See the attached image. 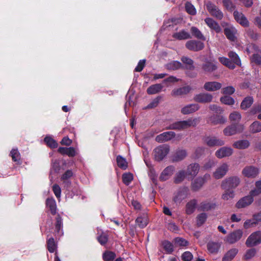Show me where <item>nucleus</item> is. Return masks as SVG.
Segmentation results:
<instances>
[{"mask_svg": "<svg viewBox=\"0 0 261 261\" xmlns=\"http://www.w3.org/2000/svg\"><path fill=\"white\" fill-rule=\"evenodd\" d=\"M220 246L221 244L220 243L213 242H209L207 245V250L212 253H217Z\"/></svg>", "mask_w": 261, "mask_h": 261, "instance_id": "obj_34", "label": "nucleus"}, {"mask_svg": "<svg viewBox=\"0 0 261 261\" xmlns=\"http://www.w3.org/2000/svg\"><path fill=\"white\" fill-rule=\"evenodd\" d=\"M185 177V173L184 171H180L178 172L175 177V182L176 183L180 182Z\"/></svg>", "mask_w": 261, "mask_h": 261, "instance_id": "obj_60", "label": "nucleus"}, {"mask_svg": "<svg viewBox=\"0 0 261 261\" xmlns=\"http://www.w3.org/2000/svg\"><path fill=\"white\" fill-rule=\"evenodd\" d=\"M173 37L178 40H184L191 38L190 34L185 30L173 34Z\"/></svg>", "mask_w": 261, "mask_h": 261, "instance_id": "obj_28", "label": "nucleus"}, {"mask_svg": "<svg viewBox=\"0 0 261 261\" xmlns=\"http://www.w3.org/2000/svg\"><path fill=\"white\" fill-rule=\"evenodd\" d=\"M229 119L232 122H239L241 119V115L240 113L234 112L230 114Z\"/></svg>", "mask_w": 261, "mask_h": 261, "instance_id": "obj_54", "label": "nucleus"}, {"mask_svg": "<svg viewBox=\"0 0 261 261\" xmlns=\"http://www.w3.org/2000/svg\"><path fill=\"white\" fill-rule=\"evenodd\" d=\"M174 242L176 245L179 246H186L188 245V242L186 240L181 238H176L174 239Z\"/></svg>", "mask_w": 261, "mask_h": 261, "instance_id": "obj_57", "label": "nucleus"}, {"mask_svg": "<svg viewBox=\"0 0 261 261\" xmlns=\"http://www.w3.org/2000/svg\"><path fill=\"white\" fill-rule=\"evenodd\" d=\"M199 168V165L197 163L191 164L187 167L186 174L192 177L195 176L198 173Z\"/></svg>", "mask_w": 261, "mask_h": 261, "instance_id": "obj_22", "label": "nucleus"}, {"mask_svg": "<svg viewBox=\"0 0 261 261\" xmlns=\"http://www.w3.org/2000/svg\"><path fill=\"white\" fill-rule=\"evenodd\" d=\"M44 141L50 148H55L58 146L57 143L50 137H46L44 138Z\"/></svg>", "mask_w": 261, "mask_h": 261, "instance_id": "obj_53", "label": "nucleus"}, {"mask_svg": "<svg viewBox=\"0 0 261 261\" xmlns=\"http://www.w3.org/2000/svg\"><path fill=\"white\" fill-rule=\"evenodd\" d=\"M205 22L206 24L212 29L217 33L221 32V29L218 23L211 18H206L205 19Z\"/></svg>", "mask_w": 261, "mask_h": 261, "instance_id": "obj_25", "label": "nucleus"}, {"mask_svg": "<svg viewBox=\"0 0 261 261\" xmlns=\"http://www.w3.org/2000/svg\"><path fill=\"white\" fill-rule=\"evenodd\" d=\"M47 248L50 252H54L57 248V245L53 238H50L47 241Z\"/></svg>", "mask_w": 261, "mask_h": 261, "instance_id": "obj_52", "label": "nucleus"}, {"mask_svg": "<svg viewBox=\"0 0 261 261\" xmlns=\"http://www.w3.org/2000/svg\"><path fill=\"white\" fill-rule=\"evenodd\" d=\"M187 154V151L186 149H178L173 155V160L175 162L182 161L186 158Z\"/></svg>", "mask_w": 261, "mask_h": 261, "instance_id": "obj_19", "label": "nucleus"}, {"mask_svg": "<svg viewBox=\"0 0 261 261\" xmlns=\"http://www.w3.org/2000/svg\"><path fill=\"white\" fill-rule=\"evenodd\" d=\"M188 196V190L186 189L178 191L174 197V201L177 203H180Z\"/></svg>", "mask_w": 261, "mask_h": 261, "instance_id": "obj_21", "label": "nucleus"}, {"mask_svg": "<svg viewBox=\"0 0 261 261\" xmlns=\"http://www.w3.org/2000/svg\"><path fill=\"white\" fill-rule=\"evenodd\" d=\"M200 106L197 103H191L184 106L181 109V113L183 115H189L197 111Z\"/></svg>", "mask_w": 261, "mask_h": 261, "instance_id": "obj_12", "label": "nucleus"}, {"mask_svg": "<svg viewBox=\"0 0 261 261\" xmlns=\"http://www.w3.org/2000/svg\"><path fill=\"white\" fill-rule=\"evenodd\" d=\"M250 145L249 142L247 140H242L236 141L233 144V146L239 149L247 148Z\"/></svg>", "mask_w": 261, "mask_h": 261, "instance_id": "obj_27", "label": "nucleus"}, {"mask_svg": "<svg viewBox=\"0 0 261 261\" xmlns=\"http://www.w3.org/2000/svg\"><path fill=\"white\" fill-rule=\"evenodd\" d=\"M117 163L118 166L123 169H126L127 167V163L125 159L121 155H118L117 157Z\"/></svg>", "mask_w": 261, "mask_h": 261, "instance_id": "obj_41", "label": "nucleus"}, {"mask_svg": "<svg viewBox=\"0 0 261 261\" xmlns=\"http://www.w3.org/2000/svg\"><path fill=\"white\" fill-rule=\"evenodd\" d=\"M216 164V162L213 159H209L205 161L202 168L205 170H208L213 168Z\"/></svg>", "mask_w": 261, "mask_h": 261, "instance_id": "obj_45", "label": "nucleus"}, {"mask_svg": "<svg viewBox=\"0 0 261 261\" xmlns=\"http://www.w3.org/2000/svg\"><path fill=\"white\" fill-rule=\"evenodd\" d=\"M243 235V231L240 229L229 233L224 239V241L229 244H233L239 241Z\"/></svg>", "mask_w": 261, "mask_h": 261, "instance_id": "obj_4", "label": "nucleus"}, {"mask_svg": "<svg viewBox=\"0 0 261 261\" xmlns=\"http://www.w3.org/2000/svg\"><path fill=\"white\" fill-rule=\"evenodd\" d=\"M10 155L14 162L17 163L20 162L21 155L17 148H13L11 150Z\"/></svg>", "mask_w": 261, "mask_h": 261, "instance_id": "obj_38", "label": "nucleus"}, {"mask_svg": "<svg viewBox=\"0 0 261 261\" xmlns=\"http://www.w3.org/2000/svg\"><path fill=\"white\" fill-rule=\"evenodd\" d=\"M235 92V89L232 86L224 87L221 90L222 93L226 95H231Z\"/></svg>", "mask_w": 261, "mask_h": 261, "instance_id": "obj_56", "label": "nucleus"}, {"mask_svg": "<svg viewBox=\"0 0 261 261\" xmlns=\"http://www.w3.org/2000/svg\"><path fill=\"white\" fill-rule=\"evenodd\" d=\"M170 147L167 145H162L156 147L153 150V155L156 161L162 160L169 153Z\"/></svg>", "mask_w": 261, "mask_h": 261, "instance_id": "obj_3", "label": "nucleus"}, {"mask_svg": "<svg viewBox=\"0 0 261 261\" xmlns=\"http://www.w3.org/2000/svg\"><path fill=\"white\" fill-rule=\"evenodd\" d=\"M240 183V179L237 176H231L225 179L222 182V187L224 188L234 189Z\"/></svg>", "mask_w": 261, "mask_h": 261, "instance_id": "obj_5", "label": "nucleus"}, {"mask_svg": "<svg viewBox=\"0 0 261 261\" xmlns=\"http://www.w3.org/2000/svg\"><path fill=\"white\" fill-rule=\"evenodd\" d=\"M220 100L222 103L229 106H232L234 103V99L226 95L221 97Z\"/></svg>", "mask_w": 261, "mask_h": 261, "instance_id": "obj_42", "label": "nucleus"}, {"mask_svg": "<svg viewBox=\"0 0 261 261\" xmlns=\"http://www.w3.org/2000/svg\"><path fill=\"white\" fill-rule=\"evenodd\" d=\"M182 62L186 64L187 68L193 67V61L190 58L186 57H183L181 58Z\"/></svg>", "mask_w": 261, "mask_h": 261, "instance_id": "obj_61", "label": "nucleus"}, {"mask_svg": "<svg viewBox=\"0 0 261 261\" xmlns=\"http://www.w3.org/2000/svg\"><path fill=\"white\" fill-rule=\"evenodd\" d=\"M181 257L184 261H191L193 257L192 254L189 251L184 252Z\"/></svg>", "mask_w": 261, "mask_h": 261, "instance_id": "obj_63", "label": "nucleus"}, {"mask_svg": "<svg viewBox=\"0 0 261 261\" xmlns=\"http://www.w3.org/2000/svg\"><path fill=\"white\" fill-rule=\"evenodd\" d=\"M206 7L211 15L218 19H221L223 17V14L220 10L213 3L208 2L206 4Z\"/></svg>", "mask_w": 261, "mask_h": 261, "instance_id": "obj_6", "label": "nucleus"}, {"mask_svg": "<svg viewBox=\"0 0 261 261\" xmlns=\"http://www.w3.org/2000/svg\"><path fill=\"white\" fill-rule=\"evenodd\" d=\"M213 96L212 94L207 93H201L196 94L194 96V100L200 103H209L212 101Z\"/></svg>", "mask_w": 261, "mask_h": 261, "instance_id": "obj_10", "label": "nucleus"}, {"mask_svg": "<svg viewBox=\"0 0 261 261\" xmlns=\"http://www.w3.org/2000/svg\"><path fill=\"white\" fill-rule=\"evenodd\" d=\"M190 91V88L188 86H185L176 89H174L171 92L172 96H179L188 94Z\"/></svg>", "mask_w": 261, "mask_h": 261, "instance_id": "obj_20", "label": "nucleus"}, {"mask_svg": "<svg viewBox=\"0 0 261 261\" xmlns=\"http://www.w3.org/2000/svg\"><path fill=\"white\" fill-rule=\"evenodd\" d=\"M253 102V98L252 97H247L242 102L241 107L242 109L246 110L251 106Z\"/></svg>", "mask_w": 261, "mask_h": 261, "instance_id": "obj_35", "label": "nucleus"}, {"mask_svg": "<svg viewBox=\"0 0 261 261\" xmlns=\"http://www.w3.org/2000/svg\"><path fill=\"white\" fill-rule=\"evenodd\" d=\"M174 171V167L172 166H169L166 168L162 172L160 176V179L161 180H166L168 179L170 176L173 174Z\"/></svg>", "mask_w": 261, "mask_h": 261, "instance_id": "obj_26", "label": "nucleus"}, {"mask_svg": "<svg viewBox=\"0 0 261 261\" xmlns=\"http://www.w3.org/2000/svg\"><path fill=\"white\" fill-rule=\"evenodd\" d=\"M207 216L204 213H201L198 215L196 218V223L199 226L202 225L205 221Z\"/></svg>", "mask_w": 261, "mask_h": 261, "instance_id": "obj_51", "label": "nucleus"}, {"mask_svg": "<svg viewBox=\"0 0 261 261\" xmlns=\"http://www.w3.org/2000/svg\"><path fill=\"white\" fill-rule=\"evenodd\" d=\"M199 122L198 118H189L186 120L175 122L170 124L168 128L171 129L184 130L196 126Z\"/></svg>", "mask_w": 261, "mask_h": 261, "instance_id": "obj_1", "label": "nucleus"}, {"mask_svg": "<svg viewBox=\"0 0 261 261\" xmlns=\"http://www.w3.org/2000/svg\"><path fill=\"white\" fill-rule=\"evenodd\" d=\"M187 48L194 51L201 50L204 47V44L200 41L194 40L188 41L186 44Z\"/></svg>", "mask_w": 261, "mask_h": 261, "instance_id": "obj_13", "label": "nucleus"}, {"mask_svg": "<svg viewBox=\"0 0 261 261\" xmlns=\"http://www.w3.org/2000/svg\"><path fill=\"white\" fill-rule=\"evenodd\" d=\"M102 257L105 261H110L115 258L116 254L112 251H106L103 254Z\"/></svg>", "mask_w": 261, "mask_h": 261, "instance_id": "obj_49", "label": "nucleus"}, {"mask_svg": "<svg viewBox=\"0 0 261 261\" xmlns=\"http://www.w3.org/2000/svg\"><path fill=\"white\" fill-rule=\"evenodd\" d=\"M222 84L217 82H206L203 86L204 89L207 91H215L221 89Z\"/></svg>", "mask_w": 261, "mask_h": 261, "instance_id": "obj_18", "label": "nucleus"}, {"mask_svg": "<svg viewBox=\"0 0 261 261\" xmlns=\"http://www.w3.org/2000/svg\"><path fill=\"white\" fill-rule=\"evenodd\" d=\"M226 121V119L222 116H216L209 118L208 122L212 124H223Z\"/></svg>", "mask_w": 261, "mask_h": 261, "instance_id": "obj_30", "label": "nucleus"}, {"mask_svg": "<svg viewBox=\"0 0 261 261\" xmlns=\"http://www.w3.org/2000/svg\"><path fill=\"white\" fill-rule=\"evenodd\" d=\"M133 179V175L130 173H125L122 175L123 182L126 185H128Z\"/></svg>", "mask_w": 261, "mask_h": 261, "instance_id": "obj_47", "label": "nucleus"}, {"mask_svg": "<svg viewBox=\"0 0 261 261\" xmlns=\"http://www.w3.org/2000/svg\"><path fill=\"white\" fill-rule=\"evenodd\" d=\"M224 33L228 39L234 41L236 38L235 35L237 33V30L233 27L228 25L224 29Z\"/></svg>", "mask_w": 261, "mask_h": 261, "instance_id": "obj_24", "label": "nucleus"}, {"mask_svg": "<svg viewBox=\"0 0 261 261\" xmlns=\"http://www.w3.org/2000/svg\"><path fill=\"white\" fill-rule=\"evenodd\" d=\"M181 64L178 61H172L167 65V68L169 70H176L181 67Z\"/></svg>", "mask_w": 261, "mask_h": 261, "instance_id": "obj_48", "label": "nucleus"}, {"mask_svg": "<svg viewBox=\"0 0 261 261\" xmlns=\"http://www.w3.org/2000/svg\"><path fill=\"white\" fill-rule=\"evenodd\" d=\"M163 86L160 84H156L150 86L147 90L149 94H156L161 91Z\"/></svg>", "mask_w": 261, "mask_h": 261, "instance_id": "obj_33", "label": "nucleus"}, {"mask_svg": "<svg viewBox=\"0 0 261 261\" xmlns=\"http://www.w3.org/2000/svg\"><path fill=\"white\" fill-rule=\"evenodd\" d=\"M191 32L193 35H194L195 37L202 39L203 40H205V38L202 34L201 32L196 27H192L191 29Z\"/></svg>", "mask_w": 261, "mask_h": 261, "instance_id": "obj_46", "label": "nucleus"}, {"mask_svg": "<svg viewBox=\"0 0 261 261\" xmlns=\"http://www.w3.org/2000/svg\"><path fill=\"white\" fill-rule=\"evenodd\" d=\"M233 149L229 147H222L215 152V155L219 159L228 157L233 153Z\"/></svg>", "mask_w": 261, "mask_h": 261, "instance_id": "obj_11", "label": "nucleus"}, {"mask_svg": "<svg viewBox=\"0 0 261 261\" xmlns=\"http://www.w3.org/2000/svg\"><path fill=\"white\" fill-rule=\"evenodd\" d=\"M204 141L209 146H222L225 144L224 141L220 139H217L214 137H207L205 139Z\"/></svg>", "mask_w": 261, "mask_h": 261, "instance_id": "obj_16", "label": "nucleus"}, {"mask_svg": "<svg viewBox=\"0 0 261 261\" xmlns=\"http://www.w3.org/2000/svg\"><path fill=\"white\" fill-rule=\"evenodd\" d=\"M202 69L205 72H211L217 69V66L214 63L208 62L202 65Z\"/></svg>", "mask_w": 261, "mask_h": 261, "instance_id": "obj_40", "label": "nucleus"}, {"mask_svg": "<svg viewBox=\"0 0 261 261\" xmlns=\"http://www.w3.org/2000/svg\"><path fill=\"white\" fill-rule=\"evenodd\" d=\"M175 136V134L173 132H167L163 133L155 138V140L158 142H163L170 140Z\"/></svg>", "mask_w": 261, "mask_h": 261, "instance_id": "obj_14", "label": "nucleus"}, {"mask_svg": "<svg viewBox=\"0 0 261 261\" xmlns=\"http://www.w3.org/2000/svg\"><path fill=\"white\" fill-rule=\"evenodd\" d=\"M46 206L49 208L51 213L53 215H55L57 211L56 202L53 198H48L46 202Z\"/></svg>", "mask_w": 261, "mask_h": 261, "instance_id": "obj_29", "label": "nucleus"}, {"mask_svg": "<svg viewBox=\"0 0 261 261\" xmlns=\"http://www.w3.org/2000/svg\"><path fill=\"white\" fill-rule=\"evenodd\" d=\"M136 222L139 227L142 228L144 227L148 223L147 218L145 216H144L143 217H139L136 219Z\"/></svg>", "mask_w": 261, "mask_h": 261, "instance_id": "obj_44", "label": "nucleus"}, {"mask_svg": "<svg viewBox=\"0 0 261 261\" xmlns=\"http://www.w3.org/2000/svg\"><path fill=\"white\" fill-rule=\"evenodd\" d=\"M229 57L231 59L232 62L234 64L240 66L241 64V60L238 55L233 51H230L228 53Z\"/></svg>", "mask_w": 261, "mask_h": 261, "instance_id": "obj_39", "label": "nucleus"}, {"mask_svg": "<svg viewBox=\"0 0 261 261\" xmlns=\"http://www.w3.org/2000/svg\"><path fill=\"white\" fill-rule=\"evenodd\" d=\"M244 129L243 124H239L237 126H229L223 130V133L225 136H229L237 133L242 132Z\"/></svg>", "mask_w": 261, "mask_h": 261, "instance_id": "obj_9", "label": "nucleus"}, {"mask_svg": "<svg viewBox=\"0 0 261 261\" xmlns=\"http://www.w3.org/2000/svg\"><path fill=\"white\" fill-rule=\"evenodd\" d=\"M258 173L259 169L252 166L246 167L242 171L243 174L248 177H254Z\"/></svg>", "mask_w": 261, "mask_h": 261, "instance_id": "obj_15", "label": "nucleus"}, {"mask_svg": "<svg viewBox=\"0 0 261 261\" xmlns=\"http://www.w3.org/2000/svg\"><path fill=\"white\" fill-rule=\"evenodd\" d=\"M252 217L257 225L261 223V211L254 213L252 215Z\"/></svg>", "mask_w": 261, "mask_h": 261, "instance_id": "obj_64", "label": "nucleus"}, {"mask_svg": "<svg viewBox=\"0 0 261 261\" xmlns=\"http://www.w3.org/2000/svg\"><path fill=\"white\" fill-rule=\"evenodd\" d=\"M229 170V165L227 163H223L219 166L213 173L215 179H220L224 177Z\"/></svg>", "mask_w": 261, "mask_h": 261, "instance_id": "obj_7", "label": "nucleus"}, {"mask_svg": "<svg viewBox=\"0 0 261 261\" xmlns=\"http://www.w3.org/2000/svg\"><path fill=\"white\" fill-rule=\"evenodd\" d=\"M257 225L253 217L251 219H248L245 221L243 223V227L245 229H249Z\"/></svg>", "mask_w": 261, "mask_h": 261, "instance_id": "obj_43", "label": "nucleus"}, {"mask_svg": "<svg viewBox=\"0 0 261 261\" xmlns=\"http://www.w3.org/2000/svg\"><path fill=\"white\" fill-rule=\"evenodd\" d=\"M163 246L165 250L168 253H171L173 250L172 244L168 241L164 242L163 243Z\"/></svg>", "mask_w": 261, "mask_h": 261, "instance_id": "obj_62", "label": "nucleus"}, {"mask_svg": "<svg viewBox=\"0 0 261 261\" xmlns=\"http://www.w3.org/2000/svg\"><path fill=\"white\" fill-rule=\"evenodd\" d=\"M249 132L252 134L258 133L261 132V122L255 121L249 127Z\"/></svg>", "mask_w": 261, "mask_h": 261, "instance_id": "obj_31", "label": "nucleus"}, {"mask_svg": "<svg viewBox=\"0 0 261 261\" xmlns=\"http://www.w3.org/2000/svg\"><path fill=\"white\" fill-rule=\"evenodd\" d=\"M197 202L195 199L192 200L187 203L186 205V213L187 214H191L194 212Z\"/></svg>", "mask_w": 261, "mask_h": 261, "instance_id": "obj_36", "label": "nucleus"}, {"mask_svg": "<svg viewBox=\"0 0 261 261\" xmlns=\"http://www.w3.org/2000/svg\"><path fill=\"white\" fill-rule=\"evenodd\" d=\"M255 196L252 195L250 192L249 195L242 198L237 202L236 204V207L242 208L250 205L253 201V197Z\"/></svg>", "mask_w": 261, "mask_h": 261, "instance_id": "obj_8", "label": "nucleus"}, {"mask_svg": "<svg viewBox=\"0 0 261 261\" xmlns=\"http://www.w3.org/2000/svg\"><path fill=\"white\" fill-rule=\"evenodd\" d=\"M185 8L187 12L190 14L195 15L196 14V9L194 6L191 3L187 2L186 4Z\"/></svg>", "mask_w": 261, "mask_h": 261, "instance_id": "obj_55", "label": "nucleus"}, {"mask_svg": "<svg viewBox=\"0 0 261 261\" xmlns=\"http://www.w3.org/2000/svg\"><path fill=\"white\" fill-rule=\"evenodd\" d=\"M234 193L233 191H226L222 195V198L225 201H228L233 198Z\"/></svg>", "mask_w": 261, "mask_h": 261, "instance_id": "obj_50", "label": "nucleus"}, {"mask_svg": "<svg viewBox=\"0 0 261 261\" xmlns=\"http://www.w3.org/2000/svg\"><path fill=\"white\" fill-rule=\"evenodd\" d=\"M219 61L224 65L230 69H233L235 68L234 64L227 58L221 57L219 58Z\"/></svg>", "mask_w": 261, "mask_h": 261, "instance_id": "obj_37", "label": "nucleus"}, {"mask_svg": "<svg viewBox=\"0 0 261 261\" xmlns=\"http://www.w3.org/2000/svg\"><path fill=\"white\" fill-rule=\"evenodd\" d=\"M261 243V231L252 232L247 239L245 244L248 247L258 245Z\"/></svg>", "mask_w": 261, "mask_h": 261, "instance_id": "obj_2", "label": "nucleus"}, {"mask_svg": "<svg viewBox=\"0 0 261 261\" xmlns=\"http://www.w3.org/2000/svg\"><path fill=\"white\" fill-rule=\"evenodd\" d=\"M256 251L254 248L248 249L244 255L246 259H249L255 256Z\"/></svg>", "mask_w": 261, "mask_h": 261, "instance_id": "obj_58", "label": "nucleus"}, {"mask_svg": "<svg viewBox=\"0 0 261 261\" xmlns=\"http://www.w3.org/2000/svg\"><path fill=\"white\" fill-rule=\"evenodd\" d=\"M233 16L236 20L243 27H248L249 22L245 15L238 11H234Z\"/></svg>", "mask_w": 261, "mask_h": 261, "instance_id": "obj_17", "label": "nucleus"}, {"mask_svg": "<svg viewBox=\"0 0 261 261\" xmlns=\"http://www.w3.org/2000/svg\"><path fill=\"white\" fill-rule=\"evenodd\" d=\"M255 186L256 189L251 191V194L254 195H258L261 193V180L256 181Z\"/></svg>", "mask_w": 261, "mask_h": 261, "instance_id": "obj_59", "label": "nucleus"}, {"mask_svg": "<svg viewBox=\"0 0 261 261\" xmlns=\"http://www.w3.org/2000/svg\"><path fill=\"white\" fill-rule=\"evenodd\" d=\"M205 183V180L202 177H198L195 179L192 183V188L193 190L196 191L202 187Z\"/></svg>", "mask_w": 261, "mask_h": 261, "instance_id": "obj_32", "label": "nucleus"}, {"mask_svg": "<svg viewBox=\"0 0 261 261\" xmlns=\"http://www.w3.org/2000/svg\"><path fill=\"white\" fill-rule=\"evenodd\" d=\"M239 252L238 249L233 248L229 250L223 257L222 261H231Z\"/></svg>", "mask_w": 261, "mask_h": 261, "instance_id": "obj_23", "label": "nucleus"}]
</instances>
